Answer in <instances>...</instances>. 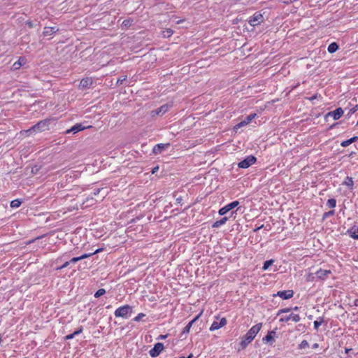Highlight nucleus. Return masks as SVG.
Wrapping results in <instances>:
<instances>
[{
	"label": "nucleus",
	"mask_w": 358,
	"mask_h": 358,
	"mask_svg": "<svg viewBox=\"0 0 358 358\" xmlns=\"http://www.w3.org/2000/svg\"><path fill=\"white\" fill-rule=\"evenodd\" d=\"M262 327V323L257 324L252 326L248 332L242 337L240 345L242 349L245 348L249 343H250L257 334L259 332Z\"/></svg>",
	"instance_id": "f257e3e1"
},
{
	"label": "nucleus",
	"mask_w": 358,
	"mask_h": 358,
	"mask_svg": "<svg viewBox=\"0 0 358 358\" xmlns=\"http://www.w3.org/2000/svg\"><path fill=\"white\" fill-rule=\"evenodd\" d=\"M132 313V307L129 305H124L117 308L115 312L114 315L116 317H122V318H128L131 313Z\"/></svg>",
	"instance_id": "f03ea898"
},
{
	"label": "nucleus",
	"mask_w": 358,
	"mask_h": 358,
	"mask_svg": "<svg viewBox=\"0 0 358 358\" xmlns=\"http://www.w3.org/2000/svg\"><path fill=\"white\" fill-rule=\"evenodd\" d=\"M49 123L48 120H41L29 129L27 132H41L45 131L48 129Z\"/></svg>",
	"instance_id": "7ed1b4c3"
},
{
	"label": "nucleus",
	"mask_w": 358,
	"mask_h": 358,
	"mask_svg": "<svg viewBox=\"0 0 358 358\" xmlns=\"http://www.w3.org/2000/svg\"><path fill=\"white\" fill-rule=\"evenodd\" d=\"M264 21V17L259 12H256L250 17L248 22L252 27H256Z\"/></svg>",
	"instance_id": "20e7f679"
},
{
	"label": "nucleus",
	"mask_w": 358,
	"mask_h": 358,
	"mask_svg": "<svg viewBox=\"0 0 358 358\" xmlns=\"http://www.w3.org/2000/svg\"><path fill=\"white\" fill-rule=\"evenodd\" d=\"M256 157L250 155L248 156L245 159L240 162L238 164V167L241 169H247L250 167L251 165L254 164L256 162Z\"/></svg>",
	"instance_id": "39448f33"
},
{
	"label": "nucleus",
	"mask_w": 358,
	"mask_h": 358,
	"mask_svg": "<svg viewBox=\"0 0 358 358\" xmlns=\"http://www.w3.org/2000/svg\"><path fill=\"white\" fill-rule=\"evenodd\" d=\"M238 205H239L238 201H232V202L225 205L224 207L221 208L219 210L218 213L220 215H224L227 214L228 212H229L231 210L237 207Z\"/></svg>",
	"instance_id": "423d86ee"
},
{
	"label": "nucleus",
	"mask_w": 358,
	"mask_h": 358,
	"mask_svg": "<svg viewBox=\"0 0 358 358\" xmlns=\"http://www.w3.org/2000/svg\"><path fill=\"white\" fill-rule=\"evenodd\" d=\"M90 127H92V126L85 127L82 124L78 123V124H76L75 125H73L70 129H66L64 131V134H69L72 133L73 134H76L79 131H83L84 129H85L87 128H90Z\"/></svg>",
	"instance_id": "0eeeda50"
},
{
	"label": "nucleus",
	"mask_w": 358,
	"mask_h": 358,
	"mask_svg": "<svg viewBox=\"0 0 358 358\" xmlns=\"http://www.w3.org/2000/svg\"><path fill=\"white\" fill-rule=\"evenodd\" d=\"M164 350V345L162 343H157L150 350L149 353L152 357H157Z\"/></svg>",
	"instance_id": "6e6552de"
},
{
	"label": "nucleus",
	"mask_w": 358,
	"mask_h": 358,
	"mask_svg": "<svg viewBox=\"0 0 358 358\" xmlns=\"http://www.w3.org/2000/svg\"><path fill=\"white\" fill-rule=\"evenodd\" d=\"M227 323V321L225 317H222L219 322L217 321H213L211 324V326L210 327L209 330L210 331H213L215 330H217L224 326H225Z\"/></svg>",
	"instance_id": "1a4fd4ad"
},
{
	"label": "nucleus",
	"mask_w": 358,
	"mask_h": 358,
	"mask_svg": "<svg viewBox=\"0 0 358 358\" xmlns=\"http://www.w3.org/2000/svg\"><path fill=\"white\" fill-rule=\"evenodd\" d=\"M343 115V110L341 108H338L333 111L329 112L326 115V117H331L334 120L340 119Z\"/></svg>",
	"instance_id": "9d476101"
},
{
	"label": "nucleus",
	"mask_w": 358,
	"mask_h": 358,
	"mask_svg": "<svg viewBox=\"0 0 358 358\" xmlns=\"http://www.w3.org/2000/svg\"><path fill=\"white\" fill-rule=\"evenodd\" d=\"M170 147V143H159L154 146L152 152L155 155L161 154L164 150L168 149Z\"/></svg>",
	"instance_id": "9b49d317"
},
{
	"label": "nucleus",
	"mask_w": 358,
	"mask_h": 358,
	"mask_svg": "<svg viewBox=\"0 0 358 358\" xmlns=\"http://www.w3.org/2000/svg\"><path fill=\"white\" fill-rule=\"evenodd\" d=\"M300 320H301V317H300L299 315L291 313L287 316L280 317L279 320V322H287L289 320H292L294 322H298L300 321Z\"/></svg>",
	"instance_id": "f8f14e48"
},
{
	"label": "nucleus",
	"mask_w": 358,
	"mask_h": 358,
	"mask_svg": "<svg viewBox=\"0 0 358 358\" xmlns=\"http://www.w3.org/2000/svg\"><path fill=\"white\" fill-rule=\"evenodd\" d=\"M169 106L167 104H164L161 107L151 111V115L155 117L156 115H163L166 113L169 110Z\"/></svg>",
	"instance_id": "ddd939ff"
},
{
	"label": "nucleus",
	"mask_w": 358,
	"mask_h": 358,
	"mask_svg": "<svg viewBox=\"0 0 358 358\" xmlns=\"http://www.w3.org/2000/svg\"><path fill=\"white\" fill-rule=\"evenodd\" d=\"M331 273L330 270L319 269L315 272L316 277L322 280L327 278L328 275Z\"/></svg>",
	"instance_id": "4468645a"
},
{
	"label": "nucleus",
	"mask_w": 358,
	"mask_h": 358,
	"mask_svg": "<svg viewBox=\"0 0 358 358\" xmlns=\"http://www.w3.org/2000/svg\"><path fill=\"white\" fill-rule=\"evenodd\" d=\"M294 295V292L292 290H284V291H278L275 296H278L282 299H291Z\"/></svg>",
	"instance_id": "2eb2a0df"
},
{
	"label": "nucleus",
	"mask_w": 358,
	"mask_h": 358,
	"mask_svg": "<svg viewBox=\"0 0 358 358\" xmlns=\"http://www.w3.org/2000/svg\"><path fill=\"white\" fill-rule=\"evenodd\" d=\"M59 31V28L57 27H45L43 31L44 36H50L57 33Z\"/></svg>",
	"instance_id": "dca6fc26"
},
{
	"label": "nucleus",
	"mask_w": 358,
	"mask_h": 358,
	"mask_svg": "<svg viewBox=\"0 0 358 358\" xmlns=\"http://www.w3.org/2000/svg\"><path fill=\"white\" fill-rule=\"evenodd\" d=\"M347 234L353 239L358 240V226H353L347 231Z\"/></svg>",
	"instance_id": "f3484780"
},
{
	"label": "nucleus",
	"mask_w": 358,
	"mask_h": 358,
	"mask_svg": "<svg viewBox=\"0 0 358 358\" xmlns=\"http://www.w3.org/2000/svg\"><path fill=\"white\" fill-rule=\"evenodd\" d=\"M92 84V80L90 78H85L80 82V87L82 89L90 88Z\"/></svg>",
	"instance_id": "a211bd4d"
},
{
	"label": "nucleus",
	"mask_w": 358,
	"mask_h": 358,
	"mask_svg": "<svg viewBox=\"0 0 358 358\" xmlns=\"http://www.w3.org/2000/svg\"><path fill=\"white\" fill-rule=\"evenodd\" d=\"M27 59L24 57H20L17 61L13 64V68L15 70L19 69L22 66L26 64Z\"/></svg>",
	"instance_id": "6ab92c4d"
},
{
	"label": "nucleus",
	"mask_w": 358,
	"mask_h": 358,
	"mask_svg": "<svg viewBox=\"0 0 358 358\" xmlns=\"http://www.w3.org/2000/svg\"><path fill=\"white\" fill-rule=\"evenodd\" d=\"M275 334V331H269L266 336L263 338V342L266 343H272L274 341L273 336Z\"/></svg>",
	"instance_id": "aec40b11"
},
{
	"label": "nucleus",
	"mask_w": 358,
	"mask_h": 358,
	"mask_svg": "<svg viewBox=\"0 0 358 358\" xmlns=\"http://www.w3.org/2000/svg\"><path fill=\"white\" fill-rule=\"evenodd\" d=\"M201 313L198 315L196 317H194L192 320H191L183 329L182 333L183 334H188L190 331V329L193 324V323L196 321L199 317H200Z\"/></svg>",
	"instance_id": "412c9836"
},
{
	"label": "nucleus",
	"mask_w": 358,
	"mask_h": 358,
	"mask_svg": "<svg viewBox=\"0 0 358 358\" xmlns=\"http://www.w3.org/2000/svg\"><path fill=\"white\" fill-rule=\"evenodd\" d=\"M343 185L352 190L354 187V181L351 177L347 176L345 180L343 182Z\"/></svg>",
	"instance_id": "4be33fe9"
},
{
	"label": "nucleus",
	"mask_w": 358,
	"mask_h": 358,
	"mask_svg": "<svg viewBox=\"0 0 358 358\" xmlns=\"http://www.w3.org/2000/svg\"><path fill=\"white\" fill-rule=\"evenodd\" d=\"M228 220V218L227 217H222V219H220V220H217L216 222H215L212 227L213 228H218L222 225H224L227 221Z\"/></svg>",
	"instance_id": "5701e85b"
},
{
	"label": "nucleus",
	"mask_w": 358,
	"mask_h": 358,
	"mask_svg": "<svg viewBox=\"0 0 358 358\" xmlns=\"http://www.w3.org/2000/svg\"><path fill=\"white\" fill-rule=\"evenodd\" d=\"M357 140H358L357 136H353L350 139H348L346 141L341 142V145L342 147L345 148V147H348V145H350V144H352V143L357 141Z\"/></svg>",
	"instance_id": "b1692460"
},
{
	"label": "nucleus",
	"mask_w": 358,
	"mask_h": 358,
	"mask_svg": "<svg viewBox=\"0 0 358 358\" xmlns=\"http://www.w3.org/2000/svg\"><path fill=\"white\" fill-rule=\"evenodd\" d=\"M338 49V45L336 43L333 42L330 43L327 48V50L329 53H334Z\"/></svg>",
	"instance_id": "393cba45"
},
{
	"label": "nucleus",
	"mask_w": 358,
	"mask_h": 358,
	"mask_svg": "<svg viewBox=\"0 0 358 358\" xmlns=\"http://www.w3.org/2000/svg\"><path fill=\"white\" fill-rule=\"evenodd\" d=\"M22 201L21 199H14L10 202V207L13 208H16L20 206Z\"/></svg>",
	"instance_id": "a878e982"
},
{
	"label": "nucleus",
	"mask_w": 358,
	"mask_h": 358,
	"mask_svg": "<svg viewBox=\"0 0 358 358\" xmlns=\"http://www.w3.org/2000/svg\"><path fill=\"white\" fill-rule=\"evenodd\" d=\"M336 200L335 199H329L327 202V206L329 208H334L336 207Z\"/></svg>",
	"instance_id": "bb28decb"
},
{
	"label": "nucleus",
	"mask_w": 358,
	"mask_h": 358,
	"mask_svg": "<svg viewBox=\"0 0 358 358\" xmlns=\"http://www.w3.org/2000/svg\"><path fill=\"white\" fill-rule=\"evenodd\" d=\"M273 262H274V261L273 259H269V260L264 262V265L262 266V269L264 271L267 270L269 268V266L273 264Z\"/></svg>",
	"instance_id": "cd10ccee"
},
{
	"label": "nucleus",
	"mask_w": 358,
	"mask_h": 358,
	"mask_svg": "<svg viewBox=\"0 0 358 358\" xmlns=\"http://www.w3.org/2000/svg\"><path fill=\"white\" fill-rule=\"evenodd\" d=\"M324 322L323 317H319L314 322V328L317 330L319 327Z\"/></svg>",
	"instance_id": "c85d7f7f"
},
{
	"label": "nucleus",
	"mask_w": 358,
	"mask_h": 358,
	"mask_svg": "<svg viewBox=\"0 0 358 358\" xmlns=\"http://www.w3.org/2000/svg\"><path fill=\"white\" fill-rule=\"evenodd\" d=\"M308 347H309V343L306 340L302 341L298 346L299 349H305Z\"/></svg>",
	"instance_id": "c756f323"
},
{
	"label": "nucleus",
	"mask_w": 358,
	"mask_h": 358,
	"mask_svg": "<svg viewBox=\"0 0 358 358\" xmlns=\"http://www.w3.org/2000/svg\"><path fill=\"white\" fill-rule=\"evenodd\" d=\"M106 293V290L103 288H101L99 289H98L95 294H94V297L95 298H99L100 296H101L102 295L105 294Z\"/></svg>",
	"instance_id": "7c9ffc66"
},
{
	"label": "nucleus",
	"mask_w": 358,
	"mask_h": 358,
	"mask_svg": "<svg viewBox=\"0 0 358 358\" xmlns=\"http://www.w3.org/2000/svg\"><path fill=\"white\" fill-rule=\"evenodd\" d=\"M173 31L171 29H166V30L163 31V36L164 37H170L173 35Z\"/></svg>",
	"instance_id": "2f4dec72"
},
{
	"label": "nucleus",
	"mask_w": 358,
	"mask_h": 358,
	"mask_svg": "<svg viewBox=\"0 0 358 358\" xmlns=\"http://www.w3.org/2000/svg\"><path fill=\"white\" fill-rule=\"evenodd\" d=\"M256 113H251L248 115L244 120L247 122L248 124L256 117Z\"/></svg>",
	"instance_id": "473e14b6"
},
{
	"label": "nucleus",
	"mask_w": 358,
	"mask_h": 358,
	"mask_svg": "<svg viewBox=\"0 0 358 358\" xmlns=\"http://www.w3.org/2000/svg\"><path fill=\"white\" fill-rule=\"evenodd\" d=\"M145 316V314L141 313H138L134 319L133 320L135 322H139L142 320L143 317Z\"/></svg>",
	"instance_id": "72a5a7b5"
},
{
	"label": "nucleus",
	"mask_w": 358,
	"mask_h": 358,
	"mask_svg": "<svg viewBox=\"0 0 358 358\" xmlns=\"http://www.w3.org/2000/svg\"><path fill=\"white\" fill-rule=\"evenodd\" d=\"M291 310H292V308H285L280 309V310L278 311L277 315H280L282 313H288V312H289Z\"/></svg>",
	"instance_id": "f704fd0d"
},
{
	"label": "nucleus",
	"mask_w": 358,
	"mask_h": 358,
	"mask_svg": "<svg viewBox=\"0 0 358 358\" xmlns=\"http://www.w3.org/2000/svg\"><path fill=\"white\" fill-rule=\"evenodd\" d=\"M334 213H335V211L334 210L328 211V212H325L323 214V219H326L330 216H332L334 215Z\"/></svg>",
	"instance_id": "c9c22d12"
},
{
	"label": "nucleus",
	"mask_w": 358,
	"mask_h": 358,
	"mask_svg": "<svg viewBox=\"0 0 358 358\" xmlns=\"http://www.w3.org/2000/svg\"><path fill=\"white\" fill-rule=\"evenodd\" d=\"M247 124H248L247 122H245V121L243 120H242L241 122H240L238 124H237L235 126V127H234V128H235V129H239V128H241V127H244V126H245V125H247Z\"/></svg>",
	"instance_id": "e433bc0d"
},
{
	"label": "nucleus",
	"mask_w": 358,
	"mask_h": 358,
	"mask_svg": "<svg viewBox=\"0 0 358 358\" xmlns=\"http://www.w3.org/2000/svg\"><path fill=\"white\" fill-rule=\"evenodd\" d=\"M70 264V262L66 261L62 266L56 268V270H62L66 267H67Z\"/></svg>",
	"instance_id": "4c0bfd02"
},
{
	"label": "nucleus",
	"mask_w": 358,
	"mask_h": 358,
	"mask_svg": "<svg viewBox=\"0 0 358 358\" xmlns=\"http://www.w3.org/2000/svg\"><path fill=\"white\" fill-rule=\"evenodd\" d=\"M127 80V76H122V77H120L117 79V84L118 85H122L124 81H125Z\"/></svg>",
	"instance_id": "58836bf2"
},
{
	"label": "nucleus",
	"mask_w": 358,
	"mask_h": 358,
	"mask_svg": "<svg viewBox=\"0 0 358 358\" xmlns=\"http://www.w3.org/2000/svg\"><path fill=\"white\" fill-rule=\"evenodd\" d=\"M92 255H93L92 252V253H85L83 255L80 256L79 257L81 258V260H82V259L88 258V257H91Z\"/></svg>",
	"instance_id": "ea45409f"
},
{
	"label": "nucleus",
	"mask_w": 358,
	"mask_h": 358,
	"mask_svg": "<svg viewBox=\"0 0 358 358\" xmlns=\"http://www.w3.org/2000/svg\"><path fill=\"white\" fill-rule=\"evenodd\" d=\"M80 260H81V258H80L79 257H73V258L71 259L69 262H70V264H71V263H76Z\"/></svg>",
	"instance_id": "a19ab883"
},
{
	"label": "nucleus",
	"mask_w": 358,
	"mask_h": 358,
	"mask_svg": "<svg viewBox=\"0 0 358 358\" xmlns=\"http://www.w3.org/2000/svg\"><path fill=\"white\" fill-rule=\"evenodd\" d=\"M357 110H358V104L356 105L355 107H353L352 108L350 109V114H353V113H355Z\"/></svg>",
	"instance_id": "79ce46f5"
},
{
	"label": "nucleus",
	"mask_w": 358,
	"mask_h": 358,
	"mask_svg": "<svg viewBox=\"0 0 358 358\" xmlns=\"http://www.w3.org/2000/svg\"><path fill=\"white\" fill-rule=\"evenodd\" d=\"M83 331L82 327H80L78 330L74 331L72 334H73V337H75L76 335L80 334Z\"/></svg>",
	"instance_id": "37998d69"
},
{
	"label": "nucleus",
	"mask_w": 358,
	"mask_h": 358,
	"mask_svg": "<svg viewBox=\"0 0 358 358\" xmlns=\"http://www.w3.org/2000/svg\"><path fill=\"white\" fill-rule=\"evenodd\" d=\"M66 256H67V255H66V254H64V255H63L62 257H58V258L57 259V260H56V261H57V262H61V261H62V260H63V259H65Z\"/></svg>",
	"instance_id": "c03bdc74"
},
{
	"label": "nucleus",
	"mask_w": 358,
	"mask_h": 358,
	"mask_svg": "<svg viewBox=\"0 0 358 358\" xmlns=\"http://www.w3.org/2000/svg\"><path fill=\"white\" fill-rule=\"evenodd\" d=\"M73 338H74L73 337V334H70L66 336L65 339L66 340H71V339H73Z\"/></svg>",
	"instance_id": "a18cd8bd"
},
{
	"label": "nucleus",
	"mask_w": 358,
	"mask_h": 358,
	"mask_svg": "<svg viewBox=\"0 0 358 358\" xmlns=\"http://www.w3.org/2000/svg\"><path fill=\"white\" fill-rule=\"evenodd\" d=\"M122 24L124 25V26H129L130 25V20H125L123 21Z\"/></svg>",
	"instance_id": "49530a36"
},
{
	"label": "nucleus",
	"mask_w": 358,
	"mask_h": 358,
	"mask_svg": "<svg viewBox=\"0 0 358 358\" xmlns=\"http://www.w3.org/2000/svg\"><path fill=\"white\" fill-rule=\"evenodd\" d=\"M296 1V0H283V3L288 4V3H292V2H294V1Z\"/></svg>",
	"instance_id": "de8ad7c7"
},
{
	"label": "nucleus",
	"mask_w": 358,
	"mask_h": 358,
	"mask_svg": "<svg viewBox=\"0 0 358 358\" xmlns=\"http://www.w3.org/2000/svg\"><path fill=\"white\" fill-rule=\"evenodd\" d=\"M100 191H101L100 189H96L94 190L93 194L96 196L99 194Z\"/></svg>",
	"instance_id": "09e8293b"
},
{
	"label": "nucleus",
	"mask_w": 358,
	"mask_h": 358,
	"mask_svg": "<svg viewBox=\"0 0 358 358\" xmlns=\"http://www.w3.org/2000/svg\"><path fill=\"white\" fill-rule=\"evenodd\" d=\"M102 250H103L102 248H99V249L96 250L94 252H92V254L93 255L97 254V253L100 252Z\"/></svg>",
	"instance_id": "8fccbe9b"
},
{
	"label": "nucleus",
	"mask_w": 358,
	"mask_h": 358,
	"mask_svg": "<svg viewBox=\"0 0 358 358\" xmlns=\"http://www.w3.org/2000/svg\"><path fill=\"white\" fill-rule=\"evenodd\" d=\"M318 347H319L318 343H314V344L313 345V349H317Z\"/></svg>",
	"instance_id": "3c124183"
},
{
	"label": "nucleus",
	"mask_w": 358,
	"mask_h": 358,
	"mask_svg": "<svg viewBox=\"0 0 358 358\" xmlns=\"http://www.w3.org/2000/svg\"><path fill=\"white\" fill-rule=\"evenodd\" d=\"M166 336H167L166 335H160V336H159V339H164V338H166Z\"/></svg>",
	"instance_id": "603ef678"
},
{
	"label": "nucleus",
	"mask_w": 358,
	"mask_h": 358,
	"mask_svg": "<svg viewBox=\"0 0 358 358\" xmlns=\"http://www.w3.org/2000/svg\"><path fill=\"white\" fill-rule=\"evenodd\" d=\"M192 357H193V355H192V354H190V355H189L188 357H187L182 356V357H180L179 358H192Z\"/></svg>",
	"instance_id": "864d4df0"
},
{
	"label": "nucleus",
	"mask_w": 358,
	"mask_h": 358,
	"mask_svg": "<svg viewBox=\"0 0 358 358\" xmlns=\"http://www.w3.org/2000/svg\"><path fill=\"white\" fill-rule=\"evenodd\" d=\"M292 310H299V307L298 306H295L294 308H292Z\"/></svg>",
	"instance_id": "5fc2aeb1"
},
{
	"label": "nucleus",
	"mask_w": 358,
	"mask_h": 358,
	"mask_svg": "<svg viewBox=\"0 0 358 358\" xmlns=\"http://www.w3.org/2000/svg\"><path fill=\"white\" fill-rule=\"evenodd\" d=\"M316 98V95L313 96L311 98H310V100H313Z\"/></svg>",
	"instance_id": "6e6d98bb"
},
{
	"label": "nucleus",
	"mask_w": 358,
	"mask_h": 358,
	"mask_svg": "<svg viewBox=\"0 0 358 358\" xmlns=\"http://www.w3.org/2000/svg\"><path fill=\"white\" fill-rule=\"evenodd\" d=\"M350 350V349H346V350H345V352H348Z\"/></svg>",
	"instance_id": "4d7b16f0"
},
{
	"label": "nucleus",
	"mask_w": 358,
	"mask_h": 358,
	"mask_svg": "<svg viewBox=\"0 0 358 358\" xmlns=\"http://www.w3.org/2000/svg\"><path fill=\"white\" fill-rule=\"evenodd\" d=\"M261 227H258L257 229H255V231H257L259 229H260Z\"/></svg>",
	"instance_id": "13d9d810"
},
{
	"label": "nucleus",
	"mask_w": 358,
	"mask_h": 358,
	"mask_svg": "<svg viewBox=\"0 0 358 358\" xmlns=\"http://www.w3.org/2000/svg\"><path fill=\"white\" fill-rule=\"evenodd\" d=\"M357 124H358V121H357Z\"/></svg>",
	"instance_id": "bf43d9fd"
}]
</instances>
